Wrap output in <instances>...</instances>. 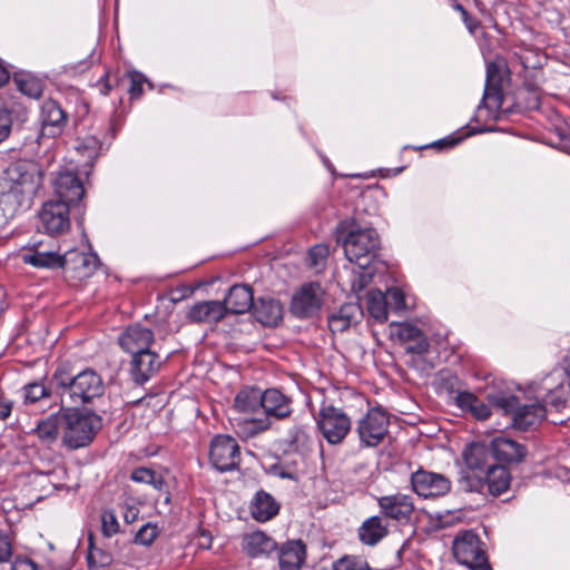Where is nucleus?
<instances>
[{
  "mask_svg": "<svg viewBox=\"0 0 570 570\" xmlns=\"http://www.w3.org/2000/svg\"><path fill=\"white\" fill-rule=\"evenodd\" d=\"M50 387L60 397L62 405H79L94 401L104 394L100 375L86 368L75 373L69 363L59 364L50 379Z\"/></svg>",
  "mask_w": 570,
  "mask_h": 570,
  "instance_id": "obj_1",
  "label": "nucleus"
},
{
  "mask_svg": "<svg viewBox=\"0 0 570 570\" xmlns=\"http://www.w3.org/2000/svg\"><path fill=\"white\" fill-rule=\"evenodd\" d=\"M101 428V417L92 412L62 409V442L71 450L89 445Z\"/></svg>",
  "mask_w": 570,
  "mask_h": 570,
  "instance_id": "obj_2",
  "label": "nucleus"
},
{
  "mask_svg": "<svg viewBox=\"0 0 570 570\" xmlns=\"http://www.w3.org/2000/svg\"><path fill=\"white\" fill-rule=\"evenodd\" d=\"M492 404L511 417V425L519 431L535 429L544 420L547 410L543 403L520 404L514 395H497L491 397Z\"/></svg>",
  "mask_w": 570,
  "mask_h": 570,
  "instance_id": "obj_3",
  "label": "nucleus"
},
{
  "mask_svg": "<svg viewBox=\"0 0 570 570\" xmlns=\"http://www.w3.org/2000/svg\"><path fill=\"white\" fill-rule=\"evenodd\" d=\"M380 246L379 234L374 228L353 229L343 239L344 254L348 262L360 268L371 266Z\"/></svg>",
  "mask_w": 570,
  "mask_h": 570,
  "instance_id": "obj_4",
  "label": "nucleus"
},
{
  "mask_svg": "<svg viewBox=\"0 0 570 570\" xmlns=\"http://www.w3.org/2000/svg\"><path fill=\"white\" fill-rule=\"evenodd\" d=\"M316 426L328 444H341L352 429L347 413L333 404L323 403L315 415Z\"/></svg>",
  "mask_w": 570,
  "mask_h": 570,
  "instance_id": "obj_5",
  "label": "nucleus"
},
{
  "mask_svg": "<svg viewBox=\"0 0 570 570\" xmlns=\"http://www.w3.org/2000/svg\"><path fill=\"white\" fill-rule=\"evenodd\" d=\"M389 424V415L382 407L368 409L356 424L360 443L366 448L377 446L387 435Z\"/></svg>",
  "mask_w": 570,
  "mask_h": 570,
  "instance_id": "obj_6",
  "label": "nucleus"
},
{
  "mask_svg": "<svg viewBox=\"0 0 570 570\" xmlns=\"http://www.w3.org/2000/svg\"><path fill=\"white\" fill-rule=\"evenodd\" d=\"M41 183V176L33 164L16 163L10 165L0 180V188L14 185L22 187V195H36Z\"/></svg>",
  "mask_w": 570,
  "mask_h": 570,
  "instance_id": "obj_7",
  "label": "nucleus"
},
{
  "mask_svg": "<svg viewBox=\"0 0 570 570\" xmlns=\"http://www.w3.org/2000/svg\"><path fill=\"white\" fill-rule=\"evenodd\" d=\"M59 265L67 275V277L82 281L89 278L99 266V258L95 253H83L77 249H71L60 257Z\"/></svg>",
  "mask_w": 570,
  "mask_h": 570,
  "instance_id": "obj_8",
  "label": "nucleus"
},
{
  "mask_svg": "<svg viewBox=\"0 0 570 570\" xmlns=\"http://www.w3.org/2000/svg\"><path fill=\"white\" fill-rule=\"evenodd\" d=\"M239 445L229 435H217L210 444L209 458L216 470L220 472L234 470L239 463Z\"/></svg>",
  "mask_w": 570,
  "mask_h": 570,
  "instance_id": "obj_9",
  "label": "nucleus"
},
{
  "mask_svg": "<svg viewBox=\"0 0 570 570\" xmlns=\"http://www.w3.org/2000/svg\"><path fill=\"white\" fill-rule=\"evenodd\" d=\"M381 515L406 524L411 521L415 510L413 498L401 492L377 498Z\"/></svg>",
  "mask_w": 570,
  "mask_h": 570,
  "instance_id": "obj_10",
  "label": "nucleus"
},
{
  "mask_svg": "<svg viewBox=\"0 0 570 570\" xmlns=\"http://www.w3.org/2000/svg\"><path fill=\"white\" fill-rule=\"evenodd\" d=\"M411 484L413 491L425 499L443 497L451 490V481L446 476L425 470L412 473Z\"/></svg>",
  "mask_w": 570,
  "mask_h": 570,
  "instance_id": "obj_11",
  "label": "nucleus"
},
{
  "mask_svg": "<svg viewBox=\"0 0 570 570\" xmlns=\"http://www.w3.org/2000/svg\"><path fill=\"white\" fill-rule=\"evenodd\" d=\"M323 291L318 283L303 285L292 297L291 311L299 317L315 315L322 306Z\"/></svg>",
  "mask_w": 570,
  "mask_h": 570,
  "instance_id": "obj_12",
  "label": "nucleus"
},
{
  "mask_svg": "<svg viewBox=\"0 0 570 570\" xmlns=\"http://www.w3.org/2000/svg\"><path fill=\"white\" fill-rule=\"evenodd\" d=\"M69 207L67 203L55 199L43 204L39 212V219L46 233L53 235L65 233L69 229Z\"/></svg>",
  "mask_w": 570,
  "mask_h": 570,
  "instance_id": "obj_13",
  "label": "nucleus"
},
{
  "mask_svg": "<svg viewBox=\"0 0 570 570\" xmlns=\"http://www.w3.org/2000/svg\"><path fill=\"white\" fill-rule=\"evenodd\" d=\"M453 554L458 562L464 566L480 564L485 558L479 537L472 531L456 535L453 541Z\"/></svg>",
  "mask_w": 570,
  "mask_h": 570,
  "instance_id": "obj_14",
  "label": "nucleus"
},
{
  "mask_svg": "<svg viewBox=\"0 0 570 570\" xmlns=\"http://www.w3.org/2000/svg\"><path fill=\"white\" fill-rule=\"evenodd\" d=\"M53 186L56 200L67 203L69 206L77 204L85 194L81 181L71 171L59 173L55 178Z\"/></svg>",
  "mask_w": 570,
  "mask_h": 570,
  "instance_id": "obj_15",
  "label": "nucleus"
},
{
  "mask_svg": "<svg viewBox=\"0 0 570 570\" xmlns=\"http://www.w3.org/2000/svg\"><path fill=\"white\" fill-rule=\"evenodd\" d=\"M242 549L249 558L268 557L277 550V543L264 531L256 530L243 535Z\"/></svg>",
  "mask_w": 570,
  "mask_h": 570,
  "instance_id": "obj_16",
  "label": "nucleus"
},
{
  "mask_svg": "<svg viewBox=\"0 0 570 570\" xmlns=\"http://www.w3.org/2000/svg\"><path fill=\"white\" fill-rule=\"evenodd\" d=\"M153 341V331L138 324L128 326L119 336V344L121 348L130 354H136L149 348Z\"/></svg>",
  "mask_w": 570,
  "mask_h": 570,
  "instance_id": "obj_17",
  "label": "nucleus"
},
{
  "mask_svg": "<svg viewBox=\"0 0 570 570\" xmlns=\"http://www.w3.org/2000/svg\"><path fill=\"white\" fill-rule=\"evenodd\" d=\"M222 303L226 314H244L255 305L253 291L248 285H234Z\"/></svg>",
  "mask_w": 570,
  "mask_h": 570,
  "instance_id": "obj_18",
  "label": "nucleus"
},
{
  "mask_svg": "<svg viewBox=\"0 0 570 570\" xmlns=\"http://www.w3.org/2000/svg\"><path fill=\"white\" fill-rule=\"evenodd\" d=\"M491 450L494 461L507 463H519L527 455L524 445L504 436L494 438L491 442Z\"/></svg>",
  "mask_w": 570,
  "mask_h": 570,
  "instance_id": "obj_19",
  "label": "nucleus"
},
{
  "mask_svg": "<svg viewBox=\"0 0 570 570\" xmlns=\"http://www.w3.org/2000/svg\"><path fill=\"white\" fill-rule=\"evenodd\" d=\"M281 505L275 498L261 490L256 492L250 502V515L257 522H267L276 517L279 512Z\"/></svg>",
  "mask_w": 570,
  "mask_h": 570,
  "instance_id": "obj_20",
  "label": "nucleus"
},
{
  "mask_svg": "<svg viewBox=\"0 0 570 570\" xmlns=\"http://www.w3.org/2000/svg\"><path fill=\"white\" fill-rule=\"evenodd\" d=\"M306 557L305 544L301 540L287 541L279 548L281 570H301Z\"/></svg>",
  "mask_w": 570,
  "mask_h": 570,
  "instance_id": "obj_21",
  "label": "nucleus"
},
{
  "mask_svg": "<svg viewBox=\"0 0 570 570\" xmlns=\"http://www.w3.org/2000/svg\"><path fill=\"white\" fill-rule=\"evenodd\" d=\"M132 374L139 383L148 381L159 368V356L149 348L132 354Z\"/></svg>",
  "mask_w": 570,
  "mask_h": 570,
  "instance_id": "obj_22",
  "label": "nucleus"
},
{
  "mask_svg": "<svg viewBox=\"0 0 570 570\" xmlns=\"http://www.w3.org/2000/svg\"><path fill=\"white\" fill-rule=\"evenodd\" d=\"M267 416L278 420L292 413L291 400L276 389H268L262 393V406Z\"/></svg>",
  "mask_w": 570,
  "mask_h": 570,
  "instance_id": "obj_23",
  "label": "nucleus"
},
{
  "mask_svg": "<svg viewBox=\"0 0 570 570\" xmlns=\"http://www.w3.org/2000/svg\"><path fill=\"white\" fill-rule=\"evenodd\" d=\"M466 466L470 470L485 473L492 465H494V458L491 445L487 446L481 443L469 445L463 453Z\"/></svg>",
  "mask_w": 570,
  "mask_h": 570,
  "instance_id": "obj_24",
  "label": "nucleus"
},
{
  "mask_svg": "<svg viewBox=\"0 0 570 570\" xmlns=\"http://www.w3.org/2000/svg\"><path fill=\"white\" fill-rule=\"evenodd\" d=\"M499 85L500 69L497 63L490 62L487 65V83L482 102L478 107L479 111H481L482 108L497 109L501 106L502 98L498 88Z\"/></svg>",
  "mask_w": 570,
  "mask_h": 570,
  "instance_id": "obj_25",
  "label": "nucleus"
},
{
  "mask_svg": "<svg viewBox=\"0 0 570 570\" xmlns=\"http://www.w3.org/2000/svg\"><path fill=\"white\" fill-rule=\"evenodd\" d=\"M226 315L224 304L219 301H205L195 304L187 317L194 323H217Z\"/></svg>",
  "mask_w": 570,
  "mask_h": 570,
  "instance_id": "obj_26",
  "label": "nucleus"
},
{
  "mask_svg": "<svg viewBox=\"0 0 570 570\" xmlns=\"http://www.w3.org/2000/svg\"><path fill=\"white\" fill-rule=\"evenodd\" d=\"M389 533V521L382 515L367 518L358 528V538L366 546H375Z\"/></svg>",
  "mask_w": 570,
  "mask_h": 570,
  "instance_id": "obj_27",
  "label": "nucleus"
},
{
  "mask_svg": "<svg viewBox=\"0 0 570 570\" xmlns=\"http://www.w3.org/2000/svg\"><path fill=\"white\" fill-rule=\"evenodd\" d=\"M60 257L53 250L41 249V243H35L21 253V261L36 268H57L61 265Z\"/></svg>",
  "mask_w": 570,
  "mask_h": 570,
  "instance_id": "obj_28",
  "label": "nucleus"
},
{
  "mask_svg": "<svg viewBox=\"0 0 570 570\" xmlns=\"http://www.w3.org/2000/svg\"><path fill=\"white\" fill-rule=\"evenodd\" d=\"M42 130L50 136L58 135L66 124V115L53 100H47L41 106Z\"/></svg>",
  "mask_w": 570,
  "mask_h": 570,
  "instance_id": "obj_29",
  "label": "nucleus"
},
{
  "mask_svg": "<svg viewBox=\"0 0 570 570\" xmlns=\"http://www.w3.org/2000/svg\"><path fill=\"white\" fill-rule=\"evenodd\" d=\"M256 320L265 326H276L283 317V306L274 298H259L254 305Z\"/></svg>",
  "mask_w": 570,
  "mask_h": 570,
  "instance_id": "obj_30",
  "label": "nucleus"
},
{
  "mask_svg": "<svg viewBox=\"0 0 570 570\" xmlns=\"http://www.w3.org/2000/svg\"><path fill=\"white\" fill-rule=\"evenodd\" d=\"M455 404L464 412H469L476 420H487L491 410L488 404L476 397L475 394L464 391L455 396Z\"/></svg>",
  "mask_w": 570,
  "mask_h": 570,
  "instance_id": "obj_31",
  "label": "nucleus"
},
{
  "mask_svg": "<svg viewBox=\"0 0 570 570\" xmlns=\"http://www.w3.org/2000/svg\"><path fill=\"white\" fill-rule=\"evenodd\" d=\"M262 406V391L256 387L242 389L234 401V407L239 413L252 415Z\"/></svg>",
  "mask_w": 570,
  "mask_h": 570,
  "instance_id": "obj_32",
  "label": "nucleus"
},
{
  "mask_svg": "<svg viewBox=\"0 0 570 570\" xmlns=\"http://www.w3.org/2000/svg\"><path fill=\"white\" fill-rule=\"evenodd\" d=\"M361 314L358 305L348 303L341 306V308L328 317L330 330L335 332H344L353 322L356 321Z\"/></svg>",
  "mask_w": 570,
  "mask_h": 570,
  "instance_id": "obj_33",
  "label": "nucleus"
},
{
  "mask_svg": "<svg viewBox=\"0 0 570 570\" xmlns=\"http://www.w3.org/2000/svg\"><path fill=\"white\" fill-rule=\"evenodd\" d=\"M484 474L487 489L492 495L498 497L509 489L510 473L503 465L494 463Z\"/></svg>",
  "mask_w": 570,
  "mask_h": 570,
  "instance_id": "obj_34",
  "label": "nucleus"
},
{
  "mask_svg": "<svg viewBox=\"0 0 570 570\" xmlns=\"http://www.w3.org/2000/svg\"><path fill=\"white\" fill-rule=\"evenodd\" d=\"M60 430L62 431V409L39 422L35 433L40 440L51 442L56 440Z\"/></svg>",
  "mask_w": 570,
  "mask_h": 570,
  "instance_id": "obj_35",
  "label": "nucleus"
},
{
  "mask_svg": "<svg viewBox=\"0 0 570 570\" xmlns=\"http://www.w3.org/2000/svg\"><path fill=\"white\" fill-rule=\"evenodd\" d=\"M366 308L368 314L377 322L387 320L389 307L385 295L380 289H372L366 295Z\"/></svg>",
  "mask_w": 570,
  "mask_h": 570,
  "instance_id": "obj_36",
  "label": "nucleus"
},
{
  "mask_svg": "<svg viewBox=\"0 0 570 570\" xmlns=\"http://www.w3.org/2000/svg\"><path fill=\"white\" fill-rule=\"evenodd\" d=\"M35 195H22V187H17L14 185L6 186V188H0V198L2 200H7L18 210L23 212L30 208L32 204Z\"/></svg>",
  "mask_w": 570,
  "mask_h": 570,
  "instance_id": "obj_37",
  "label": "nucleus"
},
{
  "mask_svg": "<svg viewBox=\"0 0 570 570\" xmlns=\"http://www.w3.org/2000/svg\"><path fill=\"white\" fill-rule=\"evenodd\" d=\"M14 83L17 89L29 98H39L42 94L41 81L30 75L16 76Z\"/></svg>",
  "mask_w": 570,
  "mask_h": 570,
  "instance_id": "obj_38",
  "label": "nucleus"
},
{
  "mask_svg": "<svg viewBox=\"0 0 570 570\" xmlns=\"http://www.w3.org/2000/svg\"><path fill=\"white\" fill-rule=\"evenodd\" d=\"M130 479L137 483L150 484L155 490L161 491L166 485L164 478L148 468H138L131 472Z\"/></svg>",
  "mask_w": 570,
  "mask_h": 570,
  "instance_id": "obj_39",
  "label": "nucleus"
},
{
  "mask_svg": "<svg viewBox=\"0 0 570 570\" xmlns=\"http://www.w3.org/2000/svg\"><path fill=\"white\" fill-rule=\"evenodd\" d=\"M333 570H371V568L362 558L344 556L333 563Z\"/></svg>",
  "mask_w": 570,
  "mask_h": 570,
  "instance_id": "obj_40",
  "label": "nucleus"
},
{
  "mask_svg": "<svg viewBox=\"0 0 570 570\" xmlns=\"http://www.w3.org/2000/svg\"><path fill=\"white\" fill-rule=\"evenodd\" d=\"M87 559L90 569H104L109 567L112 562L111 554L99 548H90Z\"/></svg>",
  "mask_w": 570,
  "mask_h": 570,
  "instance_id": "obj_41",
  "label": "nucleus"
},
{
  "mask_svg": "<svg viewBox=\"0 0 570 570\" xmlns=\"http://www.w3.org/2000/svg\"><path fill=\"white\" fill-rule=\"evenodd\" d=\"M328 256V247L323 244L313 246L308 252V264L316 272H321Z\"/></svg>",
  "mask_w": 570,
  "mask_h": 570,
  "instance_id": "obj_42",
  "label": "nucleus"
},
{
  "mask_svg": "<svg viewBox=\"0 0 570 570\" xmlns=\"http://www.w3.org/2000/svg\"><path fill=\"white\" fill-rule=\"evenodd\" d=\"M563 384V371L554 368L551 371L541 382V390L546 392V395L558 392Z\"/></svg>",
  "mask_w": 570,
  "mask_h": 570,
  "instance_id": "obj_43",
  "label": "nucleus"
},
{
  "mask_svg": "<svg viewBox=\"0 0 570 570\" xmlns=\"http://www.w3.org/2000/svg\"><path fill=\"white\" fill-rule=\"evenodd\" d=\"M289 435L291 443L296 448V450H307L313 442L312 436L304 426H294L291 430Z\"/></svg>",
  "mask_w": 570,
  "mask_h": 570,
  "instance_id": "obj_44",
  "label": "nucleus"
},
{
  "mask_svg": "<svg viewBox=\"0 0 570 570\" xmlns=\"http://www.w3.org/2000/svg\"><path fill=\"white\" fill-rule=\"evenodd\" d=\"M49 395V391L40 383H30L23 386L22 396L24 403L33 404L45 396Z\"/></svg>",
  "mask_w": 570,
  "mask_h": 570,
  "instance_id": "obj_45",
  "label": "nucleus"
},
{
  "mask_svg": "<svg viewBox=\"0 0 570 570\" xmlns=\"http://www.w3.org/2000/svg\"><path fill=\"white\" fill-rule=\"evenodd\" d=\"M119 522L112 510H106L101 514V531L105 537H112L119 532Z\"/></svg>",
  "mask_w": 570,
  "mask_h": 570,
  "instance_id": "obj_46",
  "label": "nucleus"
},
{
  "mask_svg": "<svg viewBox=\"0 0 570 570\" xmlns=\"http://www.w3.org/2000/svg\"><path fill=\"white\" fill-rule=\"evenodd\" d=\"M100 148L101 145L95 137H88L78 146L77 149L88 163H91L98 157Z\"/></svg>",
  "mask_w": 570,
  "mask_h": 570,
  "instance_id": "obj_47",
  "label": "nucleus"
},
{
  "mask_svg": "<svg viewBox=\"0 0 570 570\" xmlns=\"http://www.w3.org/2000/svg\"><path fill=\"white\" fill-rule=\"evenodd\" d=\"M396 326V335L405 343L415 341L424 335L417 326L410 323H400Z\"/></svg>",
  "mask_w": 570,
  "mask_h": 570,
  "instance_id": "obj_48",
  "label": "nucleus"
},
{
  "mask_svg": "<svg viewBox=\"0 0 570 570\" xmlns=\"http://www.w3.org/2000/svg\"><path fill=\"white\" fill-rule=\"evenodd\" d=\"M387 301V307L392 311H402L405 308V297L403 292L397 288L393 287L387 289L386 294H384Z\"/></svg>",
  "mask_w": 570,
  "mask_h": 570,
  "instance_id": "obj_49",
  "label": "nucleus"
},
{
  "mask_svg": "<svg viewBox=\"0 0 570 570\" xmlns=\"http://www.w3.org/2000/svg\"><path fill=\"white\" fill-rule=\"evenodd\" d=\"M158 535V530L156 525L147 523L142 525L139 531L136 533L135 541L136 543H140L144 546H149L154 542V540Z\"/></svg>",
  "mask_w": 570,
  "mask_h": 570,
  "instance_id": "obj_50",
  "label": "nucleus"
},
{
  "mask_svg": "<svg viewBox=\"0 0 570 570\" xmlns=\"http://www.w3.org/2000/svg\"><path fill=\"white\" fill-rule=\"evenodd\" d=\"M19 213L10 203L0 198V228L6 227Z\"/></svg>",
  "mask_w": 570,
  "mask_h": 570,
  "instance_id": "obj_51",
  "label": "nucleus"
},
{
  "mask_svg": "<svg viewBox=\"0 0 570 570\" xmlns=\"http://www.w3.org/2000/svg\"><path fill=\"white\" fill-rule=\"evenodd\" d=\"M12 554V539L8 533L0 531V563L9 562Z\"/></svg>",
  "mask_w": 570,
  "mask_h": 570,
  "instance_id": "obj_52",
  "label": "nucleus"
},
{
  "mask_svg": "<svg viewBox=\"0 0 570 570\" xmlns=\"http://www.w3.org/2000/svg\"><path fill=\"white\" fill-rule=\"evenodd\" d=\"M362 272L358 274L357 278H355L352 283L353 291L356 293L362 292L367 285L372 282L373 271L370 266L366 268H361Z\"/></svg>",
  "mask_w": 570,
  "mask_h": 570,
  "instance_id": "obj_53",
  "label": "nucleus"
},
{
  "mask_svg": "<svg viewBox=\"0 0 570 570\" xmlns=\"http://www.w3.org/2000/svg\"><path fill=\"white\" fill-rule=\"evenodd\" d=\"M245 423L248 426L247 435L253 436L261 432L266 431L269 428V421L265 419H245Z\"/></svg>",
  "mask_w": 570,
  "mask_h": 570,
  "instance_id": "obj_54",
  "label": "nucleus"
},
{
  "mask_svg": "<svg viewBox=\"0 0 570 570\" xmlns=\"http://www.w3.org/2000/svg\"><path fill=\"white\" fill-rule=\"evenodd\" d=\"M11 127L12 118L10 111L0 108V142L8 138Z\"/></svg>",
  "mask_w": 570,
  "mask_h": 570,
  "instance_id": "obj_55",
  "label": "nucleus"
},
{
  "mask_svg": "<svg viewBox=\"0 0 570 570\" xmlns=\"http://www.w3.org/2000/svg\"><path fill=\"white\" fill-rule=\"evenodd\" d=\"M130 88L129 92L132 97H139L142 94V85L146 78L142 73L137 71L129 72Z\"/></svg>",
  "mask_w": 570,
  "mask_h": 570,
  "instance_id": "obj_56",
  "label": "nucleus"
},
{
  "mask_svg": "<svg viewBox=\"0 0 570 570\" xmlns=\"http://www.w3.org/2000/svg\"><path fill=\"white\" fill-rule=\"evenodd\" d=\"M524 89L528 94V98H527V108L529 109H535V108H539L540 106V94H539V89L533 83H525L524 85Z\"/></svg>",
  "mask_w": 570,
  "mask_h": 570,
  "instance_id": "obj_57",
  "label": "nucleus"
},
{
  "mask_svg": "<svg viewBox=\"0 0 570 570\" xmlns=\"http://www.w3.org/2000/svg\"><path fill=\"white\" fill-rule=\"evenodd\" d=\"M430 347L429 341L425 335L420 338L409 342L406 346V351L413 354H424L428 352Z\"/></svg>",
  "mask_w": 570,
  "mask_h": 570,
  "instance_id": "obj_58",
  "label": "nucleus"
},
{
  "mask_svg": "<svg viewBox=\"0 0 570 570\" xmlns=\"http://www.w3.org/2000/svg\"><path fill=\"white\" fill-rule=\"evenodd\" d=\"M11 570H39L38 566L29 558H16Z\"/></svg>",
  "mask_w": 570,
  "mask_h": 570,
  "instance_id": "obj_59",
  "label": "nucleus"
},
{
  "mask_svg": "<svg viewBox=\"0 0 570 570\" xmlns=\"http://www.w3.org/2000/svg\"><path fill=\"white\" fill-rule=\"evenodd\" d=\"M12 411V402L6 399L0 400V420H6Z\"/></svg>",
  "mask_w": 570,
  "mask_h": 570,
  "instance_id": "obj_60",
  "label": "nucleus"
},
{
  "mask_svg": "<svg viewBox=\"0 0 570 570\" xmlns=\"http://www.w3.org/2000/svg\"><path fill=\"white\" fill-rule=\"evenodd\" d=\"M138 513L139 510L136 507H127L124 511V519L127 523H134L138 518Z\"/></svg>",
  "mask_w": 570,
  "mask_h": 570,
  "instance_id": "obj_61",
  "label": "nucleus"
},
{
  "mask_svg": "<svg viewBox=\"0 0 570 570\" xmlns=\"http://www.w3.org/2000/svg\"><path fill=\"white\" fill-rule=\"evenodd\" d=\"M463 22L471 33H474L479 27V22L473 19L469 13L462 16Z\"/></svg>",
  "mask_w": 570,
  "mask_h": 570,
  "instance_id": "obj_62",
  "label": "nucleus"
},
{
  "mask_svg": "<svg viewBox=\"0 0 570 570\" xmlns=\"http://www.w3.org/2000/svg\"><path fill=\"white\" fill-rule=\"evenodd\" d=\"M37 480H32L35 484H38L41 487V490L49 493V487H51V483L49 480H47V476L45 474H37Z\"/></svg>",
  "mask_w": 570,
  "mask_h": 570,
  "instance_id": "obj_63",
  "label": "nucleus"
},
{
  "mask_svg": "<svg viewBox=\"0 0 570 570\" xmlns=\"http://www.w3.org/2000/svg\"><path fill=\"white\" fill-rule=\"evenodd\" d=\"M470 570H491L490 564L488 563L487 557L484 558L483 562H480V564H471L466 566Z\"/></svg>",
  "mask_w": 570,
  "mask_h": 570,
  "instance_id": "obj_64",
  "label": "nucleus"
}]
</instances>
